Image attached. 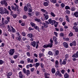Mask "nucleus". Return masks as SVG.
Here are the masks:
<instances>
[{"label": "nucleus", "instance_id": "f257e3e1", "mask_svg": "<svg viewBox=\"0 0 78 78\" xmlns=\"http://www.w3.org/2000/svg\"><path fill=\"white\" fill-rule=\"evenodd\" d=\"M16 36H18V37H16V40L20 41V42H22V40H21L22 37L20 36V34L19 33V32H18L16 33Z\"/></svg>", "mask_w": 78, "mask_h": 78}, {"label": "nucleus", "instance_id": "f03ea898", "mask_svg": "<svg viewBox=\"0 0 78 78\" xmlns=\"http://www.w3.org/2000/svg\"><path fill=\"white\" fill-rule=\"evenodd\" d=\"M52 47H53V44L51 43L48 44H45L43 46V47H44V48H47V47L51 48Z\"/></svg>", "mask_w": 78, "mask_h": 78}, {"label": "nucleus", "instance_id": "7ed1b4c3", "mask_svg": "<svg viewBox=\"0 0 78 78\" xmlns=\"http://www.w3.org/2000/svg\"><path fill=\"white\" fill-rule=\"evenodd\" d=\"M11 8L12 9H13L14 11H16L17 9H19V6L18 5H16V6H14V5H11Z\"/></svg>", "mask_w": 78, "mask_h": 78}, {"label": "nucleus", "instance_id": "20e7f679", "mask_svg": "<svg viewBox=\"0 0 78 78\" xmlns=\"http://www.w3.org/2000/svg\"><path fill=\"white\" fill-rule=\"evenodd\" d=\"M15 50L14 49H12L9 50V54L10 55H13L14 53Z\"/></svg>", "mask_w": 78, "mask_h": 78}, {"label": "nucleus", "instance_id": "39448f33", "mask_svg": "<svg viewBox=\"0 0 78 78\" xmlns=\"http://www.w3.org/2000/svg\"><path fill=\"white\" fill-rule=\"evenodd\" d=\"M19 77L20 78H23L25 77V76H23V73L22 71H20L19 72Z\"/></svg>", "mask_w": 78, "mask_h": 78}, {"label": "nucleus", "instance_id": "423d86ee", "mask_svg": "<svg viewBox=\"0 0 78 78\" xmlns=\"http://www.w3.org/2000/svg\"><path fill=\"white\" fill-rule=\"evenodd\" d=\"M55 75L57 76H58H58H60V77H62V74L60 72L58 71L56 72V73L55 74Z\"/></svg>", "mask_w": 78, "mask_h": 78}, {"label": "nucleus", "instance_id": "0eeeda50", "mask_svg": "<svg viewBox=\"0 0 78 78\" xmlns=\"http://www.w3.org/2000/svg\"><path fill=\"white\" fill-rule=\"evenodd\" d=\"M5 9V8L0 7V13L1 14H4V10Z\"/></svg>", "mask_w": 78, "mask_h": 78}, {"label": "nucleus", "instance_id": "6e6552de", "mask_svg": "<svg viewBox=\"0 0 78 78\" xmlns=\"http://www.w3.org/2000/svg\"><path fill=\"white\" fill-rule=\"evenodd\" d=\"M34 20H35V21H37L39 23V24H42V22L41 21V20L40 19H37V18H35L34 19Z\"/></svg>", "mask_w": 78, "mask_h": 78}, {"label": "nucleus", "instance_id": "1a4fd4ad", "mask_svg": "<svg viewBox=\"0 0 78 78\" xmlns=\"http://www.w3.org/2000/svg\"><path fill=\"white\" fill-rule=\"evenodd\" d=\"M72 58H78V51H77L76 53L74 54L72 56Z\"/></svg>", "mask_w": 78, "mask_h": 78}, {"label": "nucleus", "instance_id": "9d476101", "mask_svg": "<svg viewBox=\"0 0 78 78\" xmlns=\"http://www.w3.org/2000/svg\"><path fill=\"white\" fill-rule=\"evenodd\" d=\"M36 43L35 41H32L31 42L30 45L32 46H33L34 47H36Z\"/></svg>", "mask_w": 78, "mask_h": 78}, {"label": "nucleus", "instance_id": "9b49d317", "mask_svg": "<svg viewBox=\"0 0 78 78\" xmlns=\"http://www.w3.org/2000/svg\"><path fill=\"white\" fill-rule=\"evenodd\" d=\"M63 44L65 48H68V44L66 42H64L63 43Z\"/></svg>", "mask_w": 78, "mask_h": 78}, {"label": "nucleus", "instance_id": "f8f14e48", "mask_svg": "<svg viewBox=\"0 0 78 78\" xmlns=\"http://www.w3.org/2000/svg\"><path fill=\"white\" fill-rule=\"evenodd\" d=\"M4 14H9V11L7 9L4 8Z\"/></svg>", "mask_w": 78, "mask_h": 78}, {"label": "nucleus", "instance_id": "ddd939ff", "mask_svg": "<svg viewBox=\"0 0 78 78\" xmlns=\"http://www.w3.org/2000/svg\"><path fill=\"white\" fill-rule=\"evenodd\" d=\"M67 62V60L66 58L63 59V61L62 62V64L63 65H66V62Z\"/></svg>", "mask_w": 78, "mask_h": 78}, {"label": "nucleus", "instance_id": "4468645a", "mask_svg": "<svg viewBox=\"0 0 78 78\" xmlns=\"http://www.w3.org/2000/svg\"><path fill=\"white\" fill-rule=\"evenodd\" d=\"M44 76L45 78H49V75H50V74L48 73H44Z\"/></svg>", "mask_w": 78, "mask_h": 78}, {"label": "nucleus", "instance_id": "2eb2a0df", "mask_svg": "<svg viewBox=\"0 0 78 78\" xmlns=\"http://www.w3.org/2000/svg\"><path fill=\"white\" fill-rule=\"evenodd\" d=\"M10 27L12 29L11 32H12V33H16V30H15V29L12 26H11Z\"/></svg>", "mask_w": 78, "mask_h": 78}, {"label": "nucleus", "instance_id": "dca6fc26", "mask_svg": "<svg viewBox=\"0 0 78 78\" xmlns=\"http://www.w3.org/2000/svg\"><path fill=\"white\" fill-rule=\"evenodd\" d=\"M51 72L52 73H55L56 72V70L55 68H52L51 69Z\"/></svg>", "mask_w": 78, "mask_h": 78}, {"label": "nucleus", "instance_id": "f3484780", "mask_svg": "<svg viewBox=\"0 0 78 78\" xmlns=\"http://www.w3.org/2000/svg\"><path fill=\"white\" fill-rule=\"evenodd\" d=\"M64 77L65 78H67L69 77V76L68 74H67V73H65L64 75Z\"/></svg>", "mask_w": 78, "mask_h": 78}, {"label": "nucleus", "instance_id": "a211bd4d", "mask_svg": "<svg viewBox=\"0 0 78 78\" xmlns=\"http://www.w3.org/2000/svg\"><path fill=\"white\" fill-rule=\"evenodd\" d=\"M48 18H49V16L48 15H46L44 17V20H47Z\"/></svg>", "mask_w": 78, "mask_h": 78}, {"label": "nucleus", "instance_id": "6ab92c4d", "mask_svg": "<svg viewBox=\"0 0 78 78\" xmlns=\"http://www.w3.org/2000/svg\"><path fill=\"white\" fill-rule=\"evenodd\" d=\"M26 72H27V76L28 75H30V70H27Z\"/></svg>", "mask_w": 78, "mask_h": 78}, {"label": "nucleus", "instance_id": "aec40b11", "mask_svg": "<svg viewBox=\"0 0 78 78\" xmlns=\"http://www.w3.org/2000/svg\"><path fill=\"white\" fill-rule=\"evenodd\" d=\"M50 1L51 3H56L57 2L56 0H50Z\"/></svg>", "mask_w": 78, "mask_h": 78}, {"label": "nucleus", "instance_id": "412c9836", "mask_svg": "<svg viewBox=\"0 0 78 78\" xmlns=\"http://www.w3.org/2000/svg\"><path fill=\"white\" fill-rule=\"evenodd\" d=\"M27 36L30 38H31V37H33V34H29L27 35Z\"/></svg>", "mask_w": 78, "mask_h": 78}, {"label": "nucleus", "instance_id": "4be33fe9", "mask_svg": "<svg viewBox=\"0 0 78 78\" xmlns=\"http://www.w3.org/2000/svg\"><path fill=\"white\" fill-rule=\"evenodd\" d=\"M40 65V63H36L35 64V67L36 68H37L38 67V66H39Z\"/></svg>", "mask_w": 78, "mask_h": 78}, {"label": "nucleus", "instance_id": "5701e85b", "mask_svg": "<svg viewBox=\"0 0 78 78\" xmlns=\"http://www.w3.org/2000/svg\"><path fill=\"white\" fill-rule=\"evenodd\" d=\"M35 14L36 16H39V15L41 14V13L39 12H35Z\"/></svg>", "mask_w": 78, "mask_h": 78}, {"label": "nucleus", "instance_id": "b1692460", "mask_svg": "<svg viewBox=\"0 0 78 78\" xmlns=\"http://www.w3.org/2000/svg\"><path fill=\"white\" fill-rule=\"evenodd\" d=\"M27 7H28V8H31V5L29 3H28L27 4Z\"/></svg>", "mask_w": 78, "mask_h": 78}, {"label": "nucleus", "instance_id": "393cba45", "mask_svg": "<svg viewBox=\"0 0 78 78\" xmlns=\"http://www.w3.org/2000/svg\"><path fill=\"white\" fill-rule=\"evenodd\" d=\"M74 15L76 17H78V12H76L74 13Z\"/></svg>", "mask_w": 78, "mask_h": 78}, {"label": "nucleus", "instance_id": "a878e982", "mask_svg": "<svg viewBox=\"0 0 78 78\" xmlns=\"http://www.w3.org/2000/svg\"><path fill=\"white\" fill-rule=\"evenodd\" d=\"M43 5L45 6H47L48 5V4L47 2H44V3Z\"/></svg>", "mask_w": 78, "mask_h": 78}, {"label": "nucleus", "instance_id": "bb28decb", "mask_svg": "<svg viewBox=\"0 0 78 78\" xmlns=\"http://www.w3.org/2000/svg\"><path fill=\"white\" fill-rule=\"evenodd\" d=\"M60 5L62 8H64V7H65V6H66V5H65V4H64V3H62Z\"/></svg>", "mask_w": 78, "mask_h": 78}, {"label": "nucleus", "instance_id": "cd10ccee", "mask_svg": "<svg viewBox=\"0 0 78 78\" xmlns=\"http://www.w3.org/2000/svg\"><path fill=\"white\" fill-rule=\"evenodd\" d=\"M55 56H58L59 55V51L57 50L55 51Z\"/></svg>", "mask_w": 78, "mask_h": 78}, {"label": "nucleus", "instance_id": "c85d7f7f", "mask_svg": "<svg viewBox=\"0 0 78 78\" xmlns=\"http://www.w3.org/2000/svg\"><path fill=\"white\" fill-rule=\"evenodd\" d=\"M51 15L52 17H55V16H56V15H55V14L53 12H51Z\"/></svg>", "mask_w": 78, "mask_h": 78}, {"label": "nucleus", "instance_id": "c756f323", "mask_svg": "<svg viewBox=\"0 0 78 78\" xmlns=\"http://www.w3.org/2000/svg\"><path fill=\"white\" fill-rule=\"evenodd\" d=\"M72 43L73 44V45H74V46H75L76 45V41H73L72 42Z\"/></svg>", "mask_w": 78, "mask_h": 78}, {"label": "nucleus", "instance_id": "7c9ffc66", "mask_svg": "<svg viewBox=\"0 0 78 78\" xmlns=\"http://www.w3.org/2000/svg\"><path fill=\"white\" fill-rule=\"evenodd\" d=\"M55 22H56V21L55 20H52L51 23V25H53L55 24Z\"/></svg>", "mask_w": 78, "mask_h": 78}, {"label": "nucleus", "instance_id": "2f4dec72", "mask_svg": "<svg viewBox=\"0 0 78 78\" xmlns=\"http://www.w3.org/2000/svg\"><path fill=\"white\" fill-rule=\"evenodd\" d=\"M30 24L32 27H34L36 26V24L33 23H30Z\"/></svg>", "mask_w": 78, "mask_h": 78}, {"label": "nucleus", "instance_id": "473e14b6", "mask_svg": "<svg viewBox=\"0 0 78 78\" xmlns=\"http://www.w3.org/2000/svg\"><path fill=\"white\" fill-rule=\"evenodd\" d=\"M55 27H57V26H58V22H57L55 21V23H54Z\"/></svg>", "mask_w": 78, "mask_h": 78}, {"label": "nucleus", "instance_id": "72a5a7b5", "mask_svg": "<svg viewBox=\"0 0 78 78\" xmlns=\"http://www.w3.org/2000/svg\"><path fill=\"white\" fill-rule=\"evenodd\" d=\"M48 54L49 55H53V52H52L51 51H49L48 52Z\"/></svg>", "mask_w": 78, "mask_h": 78}, {"label": "nucleus", "instance_id": "f704fd0d", "mask_svg": "<svg viewBox=\"0 0 78 78\" xmlns=\"http://www.w3.org/2000/svg\"><path fill=\"white\" fill-rule=\"evenodd\" d=\"M6 19L8 20V22H10V17L9 16H7L6 17Z\"/></svg>", "mask_w": 78, "mask_h": 78}, {"label": "nucleus", "instance_id": "c9c22d12", "mask_svg": "<svg viewBox=\"0 0 78 78\" xmlns=\"http://www.w3.org/2000/svg\"><path fill=\"white\" fill-rule=\"evenodd\" d=\"M66 12L67 14H68L69 15L70 13V11L68 10H66Z\"/></svg>", "mask_w": 78, "mask_h": 78}, {"label": "nucleus", "instance_id": "e433bc0d", "mask_svg": "<svg viewBox=\"0 0 78 78\" xmlns=\"http://www.w3.org/2000/svg\"><path fill=\"white\" fill-rule=\"evenodd\" d=\"M24 10L25 11H27V10H28V8L27 7V6H25L24 7Z\"/></svg>", "mask_w": 78, "mask_h": 78}, {"label": "nucleus", "instance_id": "4c0bfd02", "mask_svg": "<svg viewBox=\"0 0 78 78\" xmlns=\"http://www.w3.org/2000/svg\"><path fill=\"white\" fill-rule=\"evenodd\" d=\"M66 20L68 21V22H70V21L69 20V17L67 16H66Z\"/></svg>", "mask_w": 78, "mask_h": 78}, {"label": "nucleus", "instance_id": "58836bf2", "mask_svg": "<svg viewBox=\"0 0 78 78\" xmlns=\"http://www.w3.org/2000/svg\"><path fill=\"white\" fill-rule=\"evenodd\" d=\"M53 40L54 41H57V38H56L55 37H53Z\"/></svg>", "mask_w": 78, "mask_h": 78}, {"label": "nucleus", "instance_id": "ea45409f", "mask_svg": "<svg viewBox=\"0 0 78 78\" xmlns=\"http://www.w3.org/2000/svg\"><path fill=\"white\" fill-rule=\"evenodd\" d=\"M70 9V8L69 6H66L65 7V9Z\"/></svg>", "mask_w": 78, "mask_h": 78}, {"label": "nucleus", "instance_id": "a19ab883", "mask_svg": "<svg viewBox=\"0 0 78 78\" xmlns=\"http://www.w3.org/2000/svg\"><path fill=\"white\" fill-rule=\"evenodd\" d=\"M12 16L14 19H16V17H17V14H14L12 15Z\"/></svg>", "mask_w": 78, "mask_h": 78}, {"label": "nucleus", "instance_id": "79ce46f5", "mask_svg": "<svg viewBox=\"0 0 78 78\" xmlns=\"http://www.w3.org/2000/svg\"><path fill=\"white\" fill-rule=\"evenodd\" d=\"M22 34L23 36H26V34L24 32H22Z\"/></svg>", "mask_w": 78, "mask_h": 78}, {"label": "nucleus", "instance_id": "37998d69", "mask_svg": "<svg viewBox=\"0 0 78 78\" xmlns=\"http://www.w3.org/2000/svg\"><path fill=\"white\" fill-rule=\"evenodd\" d=\"M61 72L62 74H64V73L66 72V71L64 69H62L61 70Z\"/></svg>", "mask_w": 78, "mask_h": 78}, {"label": "nucleus", "instance_id": "c03bdc74", "mask_svg": "<svg viewBox=\"0 0 78 78\" xmlns=\"http://www.w3.org/2000/svg\"><path fill=\"white\" fill-rule=\"evenodd\" d=\"M12 73L11 72H9V73H8V75H8V76H11V75H12Z\"/></svg>", "mask_w": 78, "mask_h": 78}, {"label": "nucleus", "instance_id": "a18cd8bd", "mask_svg": "<svg viewBox=\"0 0 78 78\" xmlns=\"http://www.w3.org/2000/svg\"><path fill=\"white\" fill-rule=\"evenodd\" d=\"M5 2V0H3V1H2L1 2V3L2 5H4Z\"/></svg>", "mask_w": 78, "mask_h": 78}, {"label": "nucleus", "instance_id": "49530a36", "mask_svg": "<svg viewBox=\"0 0 78 78\" xmlns=\"http://www.w3.org/2000/svg\"><path fill=\"white\" fill-rule=\"evenodd\" d=\"M17 57H18V56H17V55H15L13 56V58L14 59H16V58H17Z\"/></svg>", "mask_w": 78, "mask_h": 78}, {"label": "nucleus", "instance_id": "de8ad7c7", "mask_svg": "<svg viewBox=\"0 0 78 78\" xmlns=\"http://www.w3.org/2000/svg\"><path fill=\"white\" fill-rule=\"evenodd\" d=\"M25 62L23 60H21V61L20 62V64H24V63Z\"/></svg>", "mask_w": 78, "mask_h": 78}, {"label": "nucleus", "instance_id": "09e8293b", "mask_svg": "<svg viewBox=\"0 0 78 78\" xmlns=\"http://www.w3.org/2000/svg\"><path fill=\"white\" fill-rule=\"evenodd\" d=\"M41 61H45V58H41Z\"/></svg>", "mask_w": 78, "mask_h": 78}, {"label": "nucleus", "instance_id": "8fccbe9b", "mask_svg": "<svg viewBox=\"0 0 78 78\" xmlns=\"http://www.w3.org/2000/svg\"><path fill=\"white\" fill-rule=\"evenodd\" d=\"M48 21L49 23H50V24H51V22H52V20H51V19H50L48 20Z\"/></svg>", "mask_w": 78, "mask_h": 78}, {"label": "nucleus", "instance_id": "3c124183", "mask_svg": "<svg viewBox=\"0 0 78 78\" xmlns=\"http://www.w3.org/2000/svg\"><path fill=\"white\" fill-rule=\"evenodd\" d=\"M40 65H41L40 66H41L42 69L43 68H44V64H42V63H41Z\"/></svg>", "mask_w": 78, "mask_h": 78}, {"label": "nucleus", "instance_id": "603ef678", "mask_svg": "<svg viewBox=\"0 0 78 78\" xmlns=\"http://www.w3.org/2000/svg\"><path fill=\"white\" fill-rule=\"evenodd\" d=\"M23 71L24 72V73H27V71H26V69L25 68L23 69Z\"/></svg>", "mask_w": 78, "mask_h": 78}, {"label": "nucleus", "instance_id": "864d4df0", "mask_svg": "<svg viewBox=\"0 0 78 78\" xmlns=\"http://www.w3.org/2000/svg\"><path fill=\"white\" fill-rule=\"evenodd\" d=\"M41 11L42 12H45L46 10L44 9H41Z\"/></svg>", "mask_w": 78, "mask_h": 78}, {"label": "nucleus", "instance_id": "5fc2aeb1", "mask_svg": "<svg viewBox=\"0 0 78 78\" xmlns=\"http://www.w3.org/2000/svg\"><path fill=\"white\" fill-rule=\"evenodd\" d=\"M27 61L28 62H30V61H31V59L29 58H28L27 59Z\"/></svg>", "mask_w": 78, "mask_h": 78}, {"label": "nucleus", "instance_id": "6e6d98bb", "mask_svg": "<svg viewBox=\"0 0 78 78\" xmlns=\"http://www.w3.org/2000/svg\"><path fill=\"white\" fill-rule=\"evenodd\" d=\"M35 69L34 68H32L30 69V71H31V72H34Z\"/></svg>", "mask_w": 78, "mask_h": 78}, {"label": "nucleus", "instance_id": "4d7b16f0", "mask_svg": "<svg viewBox=\"0 0 78 78\" xmlns=\"http://www.w3.org/2000/svg\"><path fill=\"white\" fill-rule=\"evenodd\" d=\"M28 11L29 12H32V10L31 9V8H29Z\"/></svg>", "mask_w": 78, "mask_h": 78}, {"label": "nucleus", "instance_id": "13d9d810", "mask_svg": "<svg viewBox=\"0 0 78 78\" xmlns=\"http://www.w3.org/2000/svg\"><path fill=\"white\" fill-rule=\"evenodd\" d=\"M23 18L24 19H27V16L26 15H24L23 16Z\"/></svg>", "mask_w": 78, "mask_h": 78}, {"label": "nucleus", "instance_id": "bf43d9fd", "mask_svg": "<svg viewBox=\"0 0 78 78\" xmlns=\"http://www.w3.org/2000/svg\"><path fill=\"white\" fill-rule=\"evenodd\" d=\"M75 10V8L74 7H73L71 9V10L73 11H74Z\"/></svg>", "mask_w": 78, "mask_h": 78}, {"label": "nucleus", "instance_id": "052dcab7", "mask_svg": "<svg viewBox=\"0 0 78 78\" xmlns=\"http://www.w3.org/2000/svg\"><path fill=\"white\" fill-rule=\"evenodd\" d=\"M60 35L61 37H63L64 36V33H62L60 34Z\"/></svg>", "mask_w": 78, "mask_h": 78}, {"label": "nucleus", "instance_id": "680f3d73", "mask_svg": "<svg viewBox=\"0 0 78 78\" xmlns=\"http://www.w3.org/2000/svg\"><path fill=\"white\" fill-rule=\"evenodd\" d=\"M4 5L5 6H8V4H7V2H6V1L4 4Z\"/></svg>", "mask_w": 78, "mask_h": 78}, {"label": "nucleus", "instance_id": "e2e57ef3", "mask_svg": "<svg viewBox=\"0 0 78 78\" xmlns=\"http://www.w3.org/2000/svg\"><path fill=\"white\" fill-rule=\"evenodd\" d=\"M34 28L36 30H39V27H38L37 26H36L35 27H34Z\"/></svg>", "mask_w": 78, "mask_h": 78}, {"label": "nucleus", "instance_id": "0e129e2a", "mask_svg": "<svg viewBox=\"0 0 78 78\" xmlns=\"http://www.w3.org/2000/svg\"><path fill=\"white\" fill-rule=\"evenodd\" d=\"M73 36V33H70L69 35V36Z\"/></svg>", "mask_w": 78, "mask_h": 78}, {"label": "nucleus", "instance_id": "69168bd1", "mask_svg": "<svg viewBox=\"0 0 78 78\" xmlns=\"http://www.w3.org/2000/svg\"><path fill=\"white\" fill-rule=\"evenodd\" d=\"M12 36V38L13 39H14V34H12L11 35Z\"/></svg>", "mask_w": 78, "mask_h": 78}, {"label": "nucleus", "instance_id": "338daca9", "mask_svg": "<svg viewBox=\"0 0 78 78\" xmlns=\"http://www.w3.org/2000/svg\"><path fill=\"white\" fill-rule=\"evenodd\" d=\"M59 20L60 22H62V18H59Z\"/></svg>", "mask_w": 78, "mask_h": 78}, {"label": "nucleus", "instance_id": "774afa93", "mask_svg": "<svg viewBox=\"0 0 78 78\" xmlns=\"http://www.w3.org/2000/svg\"><path fill=\"white\" fill-rule=\"evenodd\" d=\"M74 3L75 4H77L78 3V0H76L74 2Z\"/></svg>", "mask_w": 78, "mask_h": 78}]
</instances>
